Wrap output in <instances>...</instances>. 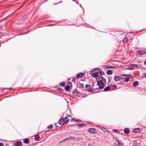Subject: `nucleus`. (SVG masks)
<instances>
[{
	"mask_svg": "<svg viewBox=\"0 0 146 146\" xmlns=\"http://www.w3.org/2000/svg\"><path fill=\"white\" fill-rule=\"evenodd\" d=\"M130 76L128 74H122L120 76V80H122L120 81V84H125V82H128L129 81V76Z\"/></svg>",
	"mask_w": 146,
	"mask_h": 146,
	"instance_id": "f257e3e1",
	"label": "nucleus"
},
{
	"mask_svg": "<svg viewBox=\"0 0 146 146\" xmlns=\"http://www.w3.org/2000/svg\"><path fill=\"white\" fill-rule=\"evenodd\" d=\"M69 120V119L68 117L63 118L62 117L59 119L58 123L60 125H63L68 123Z\"/></svg>",
	"mask_w": 146,
	"mask_h": 146,
	"instance_id": "f03ea898",
	"label": "nucleus"
},
{
	"mask_svg": "<svg viewBox=\"0 0 146 146\" xmlns=\"http://www.w3.org/2000/svg\"><path fill=\"white\" fill-rule=\"evenodd\" d=\"M103 82L102 80L97 81V84L98 85L99 88L100 89H102L104 88V84L103 83Z\"/></svg>",
	"mask_w": 146,
	"mask_h": 146,
	"instance_id": "7ed1b4c3",
	"label": "nucleus"
},
{
	"mask_svg": "<svg viewBox=\"0 0 146 146\" xmlns=\"http://www.w3.org/2000/svg\"><path fill=\"white\" fill-rule=\"evenodd\" d=\"M88 131L92 133H96V130L93 128H90L88 129Z\"/></svg>",
	"mask_w": 146,
	"mask_h": 146,
	"instance_id": "20e7f679",
	"label": "nucleus"
},
{
	"mask_svg": "<svg viewBox=\"0 0 146 146\" xmlns=\"http://www.w3.org/2000/svg\"><path fill=\"white\" fill-rule=\"evenodd\" d=\"M15 146H21L22 145V142L21 141L16 142L15 143Z\"/></svg>",
	"mask_w": 146,
	"mask_h": 146,
	"instance_id": "39448f33",
	"label": "nucleus"
},
{
	"mask_svg": "<svg viewBox=\"0 0 146 146\" xmlns=\"http://www.w3.org/2000/svg\"><path fill=\"white\" fill-rule=\"evenodd\" d=\"M98 77L99 79L102 80L103 81L104 83L105 84L106 83V79L104 78L102 76L100 75L98 76Z\"/></svg>",
	"mask_w": 146,
	"mask_h": 146,
	"instance_id": "423d86ee",
	"label": "nucleus"
},
{
	"mask_svg": "<svg viewBox=\"0 0 146 146\" xmlns=\"http://www.w3.org/2000/svg\"><path fill=\"white\" fill-rule=\"evenodd\" d=\"M83 76V74L82 73L80 72L78 73L76 75V76L78 79L79 78L82 77Z\"/></svg>",
	"mask_w": 146,
	"mask_h": 146,
	"instance_id": "0eeeda50",
	"label": "nucleus"
},
{
	"mask_svg": "<svg viewBox=\"0 0 146 146\" xmlns=\"http://www.w3.org/2000/svg\"><path fill=\"white\" fill-rule=\"evenodd\" d=\"M117 143L115 145L116 146H124V144L119 142L117 140H116Z\"/></svg>",
	"mask_w": 146,
	"mask_h": 146,
	"instance_id": "6e6552de",
	"label": "nucleus"
},
{
	"mask_svg": "<svg viewBox=\"0 0 146 146\" xmlns=\"http://www.w3.org/2000/svg\"><path fill=\"white\" fill-rule=\"evenodd\" d=\"M114 79L115 81H118L120 80V76H115L114 77Z\"/></svg>",
	"mask_w": 146,
	"mask_h": 146,
	"instance_id": "1a4fd4ad",
	"label": "nucleus"
},
{
	"mask_svg": "<svg viewBox=\"0 0 146 146\" xmlns=\"http://www.w3.org/2000/svg\"><path fill=\"white\" fill-rule=\"evenodd\" d=\"M139 129L138 128H136L134 129L133 131V133H139Z\"/></svg>",
	"mask_w": 146,
	"mask_h": 146,
	"instance_id": "9d476101",
	"label": "nucleus"
},
{
	"mask_svg": "<svg viewBox=\"0 0 146 146\" xmlns=\"http://www.w3.org/2000/svg\"><path fill=\"white\" fill-rule=\"evenodd\" d=\"M69 140V138H66L64 139H63L62 141H59V143H62V142H64L66 141H68Z\"/></svg>",
	"mask_w": 146,
	"mask_h": 146,
	"instance_id": "9b49d317",
	"label": "nucleus"
},
{
	"mask_svg": "<svg viewBox=\"0 0 146 146\" xmlns=\"http://www.w3.org/2000/svg\"><path fill=\"white\" fill-rule=\"evenodd\" d=\"M98 76V72H96L95 73H93L92 74V76L94 77H96Z\"/></svg>",
	"mask_w": 146,
	"mask_h": 146,
	"instance_id": "f8f14e48",
	"label": "nucleus"
},
{
	"mask_svg": "<svg viewBox=\"0 0 146 146\" xmlns=\"http://www.w3.org/2000/svg\"><path fill=\"white\" fill-rule=\"evenodd\" d=\"M71 121H76V122H81V121L78 119H76L75 118H72L70 120Z\"/></svg>",
	"mask_w": 146,
	"mask_h": 146,
	"instance_id": "ddd939ff",
	"label": "nucleus"
},
{
	"mask_svg": "<svg viewBox=\"0 0 146 146\" xmlns=\"http://www.w3.org/2000/svg\"><path fill=\"white\" fill-rule=\"evenodd\" d=\"M123 131L126 134H128L129 132V130L127 128L124 129Z\"/></svg>",
	"mask_w": 146,
	"mask_h": 146,
	"instance_id": "4468645a",
	"label": "nucleus"
},
{
	"mask_svg": "<svg viewBox=\"0 0 146 146\" xmlns=\"http://www.w3.org/2000/svg\"><path fill=\"white\" fill-rule=\"evenodd\" d=\"M57 90L59 91V92H60L61 93H64V90L62 89L61 88H57Z\"/></svg>",
	"mask_w": 146,
	"mask_h": 146,
	"instance_id": "2eb2a0df",
	"label": "nucleus"
},
{
	"mask_svg": "<svg viewBox=\"0 0 146 146\" xmlns=\"http://www.w3.org/2000/svg\"><path fill=\"white\" fill-rule=\"evenodd\" d=\"M110 89V88L109 86H108L106 87L104 90V91L106 92L109 90Z\"/></svg>",
	"mask_w": 146,
	"mask_h": 146,
	"instance_id": "dca6fc26",
	"label": "nucleus"
},
{
	"mask_svg": "<svg viewBox=\"0 0 146 146\" xmlns=\"http://www.w3.org/2000/svg\"><path fill=\"white\" fill-rule=\"evenodd\" d=\"M106 68L110 69V68H115V66H107L106 67Z\"/></svg>",
	"mask_w": 146,
	"mask_h": 146,
	"instance_id": "f3484780",
	"label": "nucleus"
},
{
	"mask_svg": "<svg viewBox=\"0 0 146 146\" xmlns=\"http://www.w3.org/2000/svg\"><path fill=\"white\" fill-rule=\"evenodd\" d=\"M106 73L108 75H111L112 74V71L111 70H109L107 71Z\"/></svg>",
	"mask_w": 146,
	"mask_h": 146,
	"instance_id": "a211bd4d",
	"label": "nucleus"
},
{
	"mask_svg": "<svg viewBox=\"0 0 146 146\" xmlns=\"http://www.w3.org/2000/svg\"><path fill=\"white\" fill-rule=\"evenodd\" d=\"M138 82L137 81L134 82L133 83V86H137L138 85Z\"/></svg>",
	"mask_w": 146,
	"mask_h": 146,
	"instance_id": "6ab92c4d",
	"label": "nucleus"
},
{
	"mask_svg": "<svg viewBox=\"0 0 146 146\" xmlns=\"http://www.w3.org/2000/svg\"><path fill=\"white\" fill-rule=\"evenodd\" d=\"M70 89V86L68 85L66 86L65 88V90L67 91H68Z\"/></svg>",
	"mask_w": 146,
	"mask_h": 146,
	"instance_id": "aec40b11",
	"label": "nucleus"
},
{
	"mask_svg": "<svg viewBox=\"0 0 146 146\" xmlns=\"http://www.w3.org/2000/svg\"><path fill=\"white\" fill-rule=\"evenodd\" d=\"M29 139H28V138H26L23 141V142L25 143L26 144L28 143L29 142Z\"/></svg>",
	"mask_w": 146,
	"mask_h": 146,
	"instance_id": "412c9836",
	"label": "nucleus"
},
{
	"mask_svg": "<svg viewBox=\"0 0 146 146\" xmlns=\"http://www.w3.org/2000/svg\"><path fill=\"white\" fill-rule=\"evenodd\" d=\"M77 79H78L76 76H75L73 77L72 78V82H74L75 80H77Z\"/></svg>",
	"mask_w": 146,
	"mask_h": 146,
	"instance_id": "4be33fe9",
	"label": "nucleus"
},
{
	"mask_svg": "<svg viewBox=\"0 0 146 146\" xmlns=\"http://www.w3.org/2000/svg\"><path fill=\"white\" fill-rule=\"evenodd\" d=\"M86 124L85 123H80L77 125L78 127H81L85 126H86Z\"/></svg>",
	"mask_w": 146,
	"mask_h": 146,
	"instance_id": "5701e85b",
	"label": "nucleus"
},
{
	"mask_svg": "<svg viewBox=\"0 0 146 146\" xmlns=\"http://www.w3.org/2000/svg\"><path fill=\"white\" fill-rule=\"evenodd\" d=\"M129 65L130 66H132L133 68H134L135 67H137V64H130Z\"/></svg>",
	"mask_w": 146,
	"mask_h": 146,
	"instance_id": "b1692460",
	"label": "nucleus"
},
{
	"mask_svg": "<svg viewBox=\"0 0 146 146\" xmlns=\"http://www.w3.org/2000/svg\"><path fill=\"white\" fill-rule=\"evenodd\" d=\"M129 40L127 37H125L123 39V41L124 42H127Z\"/></svg>",
	"mask_w": 146,
	"mask_h": 146,
	"instance_id": "393cba45",
	"label": "nucleus"
},
{
	"mask_svg": "<svg viewBox=\"0 0 146 146\" xmlns=\"http://www.w3.org/2000/svg\"><path fill=\"white\" fill-rule=\"evenodd\" d=\"M138 53H139V54L140 55H143V54H145V53L143 51H140V50H138Z\"/></svg>",
	"mask_w": 146,
	"mask_h": 146,
	"instance_id": "a878e982",
	"label": "nucleus"
},
{
	"mask_svg": "<svg viewBox=\"0 0 146 146\" xmlns=\"http://www.w3.org/2000/svg\"><path fill=\"white\" fill-rule=\"evenodd\" d=\"M53 127V126L52 125H50L47 127V128L48 129H52Z\"/></svg>",
	"mask_w": 146,
	"mask_h": 146,
	"instance_id": "bb28decb",
	"label": "nucleus"
},
{
	"mask_svg": "<svg viewBox=\"0 0 146 146\" xmlns=\"http://www.w3.org/2000/svg\"><path fill=\"white\" fill-rule=\"evenodd\" d=\"M40 138V136L38 135H36L35 136V138L36 140H37Z\"/></svg>",
	"mask_w": 146,
	"mask_h": 146,
	"instance_id": "cd10ccee",
	"label": "nucleus"
},
{
	"mask_svg": "<svg viewBox=\"0 0 146 146\" xmlns=\"http://www.w3.org/2000/svg\"><path fill=\"white\" fill-rule=\"evenodd\" d=\"M112 88L113 89H116L117 88V86L115 84H112Z\"/></svg>",
	"mask_w": 146,
	"mask_h": 146,
	"instance_id": "c85d7f7f",
	"label": "nucleus"
},
{
	"mask_svg": "<svg viewBox=\"0 0 146 146\" xmlns=\"http://www.w3.org/2000/svg\"><path fill=\"white\" fill-rule=\"evenodd\" d=\"M60 84L61 86H62L63 87L65 85V84L64 82H62Z\"/></svg>",
	"mask_w": 146,
	"mask_h": 146,
	"instance_id": "c756f323",
	"label": "nucleus"
},
{
	"mask_svg": "<svg viewBox=\"0 0 146 146\" xmlns=\"http://www.w3.org/2000/svg\"><path fill=\"white\" fill-rule=\"evenodd\" d=\"M69 138V140H72V139H73V140L75 139L74 137L73 136H70Z\"/></svg>",
	"mask_w": 146,
	"mask_h": 146,
	"instance_id": "7c9ffc66",
	"label": "nucleus"
},
{
	"mask_svg": "<svg viewBox=\"0 0 146 146\" xmlns=\"http://www.w3.org/2000/svg\"><path fill=\"white\" fill-rule=\"evenodd\" d=\"M128 70H134L135 69V68L133 67H129L127 68Z\"/></svg>",
	"mask_w": 146,
	"mask_h": 146,
	"instance_id": "2f4dec72",
	"label": "nucleus"
},
{
	"mask_svg": "<svg viewBox=\"0 0 146 146\" xmlns=\"http://www.w3.org/2000/svg\"><path fill=\"white\" fill-rule=\"evenodd\" d=\"M88 91L89 92H93L94 91L93 90V89L92 88V89H89L88 90Z\"/></svg>",
	"mask_w": 146,
	"mask_h": 146,
	"instance_id": "473e14b6",
	"label": "nucleus"
},
{
	"mask_svg": "<svg viewBox=\"0 0 146 146\" xmlns=\"http://www.w3.org/2000/svg\"><path fill=\"white\" fill-rule=\"evenodd\" d=\"M99 74L100 75H103L104 74V72L103 71H101L99 73Z\"/></svg>",
	"mask_w": 146,
	"mask_h": 146,
	"instance_id": "72a5a7b5",
	"label": "nucleus"
},
{
	"mask_svg": "<svg viewBox=\"0 0 146 146\" xmlns=\"http://www.w3.org/2000/svg\"><path fill=\"white\" fill-rule=\"evenodd\" d=\"M85 86L86 88H89L90 87V85L89 84H86Z\"/></svg>",
	"mask_w": 146,
	"mask_h": 146,
	"instance_id": "f704fd0d",
	"label": "nucleus"
},
{
	"mask_svg": "<svg viewBox=\"0 0 146 146\" xmlns=\"http://www.w3.org/2000/svg\"><path fill=\"white\" fill-rule=\"evenodd\" d=\"M4 145V144L2 142H0V146H3Z\"/></svg>",
	"mask_w": 146,
	"mask_h": 146,
	"instance_id": "c9c22d12",
	"label": "nucleus"
},
{
	"mask_svg": "<svg viewBox=\"0 0 146 146\" xmlns=\"http://www.w3.org/2000/svg\"><path fill=\"white\" fill-rule=\"evenodd\" d=\"M80 85L81 88H83L84 87V85L83 84H81Z\"/></svg>",
	"mask_w": 146,
	"mask_h": 146,
	"instance_id": "e433bc0d",
	"label": "nucleus"
},
{
	"mask_svg": "<svg viewBox=\"0 0 146 146\" xmlns=\"http://www.w3.org/2000/svg\"><path fill=\"white\" fill-rule=\"evenodd\" d=\"M68 84H70V85H72V83L71 82H68Z\"/></svg>",
	"mask_w": 146,
	"mask_h": 146,
	"instance_id": "4c0bfd02",
	"label": "nucleus"
},
{
	"mask_svg": "<svg viewBox=\"0 0 146 146\" xmlns=\"http://www.w3.org/2000/svg\"><path fill=\"white\" fill-rule=\"evenodd\" d=\"M113 131L115 132H117V130L116 129L113 130Z\"/></svg>",
	"mask_w": 146,
	"mask_h": 146,
	"instance_id": "58836bf2",
	"label": "nucleus"
},
{
	"mask_svg": "<svg viewBox=\"0 0 146 146\" xmlns=\"http://www.w3.org/2000/svg\"><path fill=\"white\" fill-rule=\"evenodd\" d=\"M144 64H145V65L146 66V61H145V62H144Z\"/></svg>",
	"mask_w": 146,
	"mask_h": 146,
	"instance_id": "ea45409f",
	"label": "nucleus"
},
{
	"mask_svg": "<svg viewBox=\"0 0 146 146\" xmlns=\"http://www.w3.org/2000/svg\"><path fill=\"white\" fill-rule=\"evenodd\" d=\"M144 76L145 77H146V73L145 74Z\"/></svg>",
	"mask_w": 146,
	"mask_h": 146,
	"instance_id": "a19ab883",
	"label": "nucleus"
},
{
	"mask_svg": "<svg viewBox=\"0 0 146 146\" xmlns=\"http://www.w3.org/2000/svg\"><path fill=\"white\" fill-rule=\"evenodd\" d=\"M7 89L9 90H11V89H10V88H9H9H7Z\"/></svg>",
	"mask_w": 146,
	"mask_h": 146,
	"instance_id": "79ce46f5",
	"label": "nucleus"
},
{
	"mask_svg": "<svg viewBox=\"0 0 146 146\" xmlns=\"http://www.w3.org/2000/svg\"><path fill=\"white\" fill-rule=\"evenodd\" d=\"M5 88H4V89H3V90H5Z\"/></svg>",
	"mask_w": 146,
	"mask_h": 146,
	"instance_id": "37998d69",
	"label": "nucleus"
},
{
	"mask_svg": "<svg viewBox=\"0 0 146 146\" xmlns=\"http://www.w3.org/2000/svg\"><path fill=\"white\" fill-rule=\"evenodd\" d=\"M84 81V79H83V80H82V81Z\"/></svg>",
	"mask_w": 146,
	"mask_h": 146,
	"instance_id": "c03bdc74",
	"label": "nucleus"
},
{
	"mask_svg": "<svg viewBox=\"0 0 146 146\" xmlns=\"http://www.w3.org/2000/svg\"><path fill=\"white\" fill-rule=\"evenodd\" d=\"M84 81V79H83V80H82V81Z\"/></svg>",
	"mask_w": 146,
	"mask_h": 146,
	"instance_id": "a18cd8bd",
	"label": "nucleus"
}]
</instances>
